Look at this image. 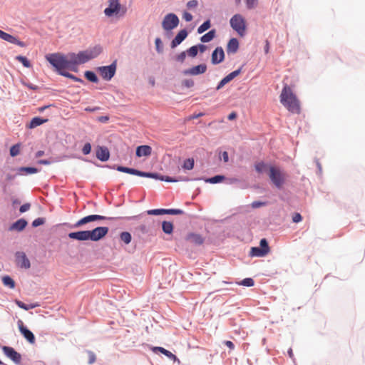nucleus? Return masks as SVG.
Listing matches in <instances>:
<instances>
[{"instance_id": "nucleus-1", "label": "nucleus", "mask_w": 365, "mask_h": 365, "mask_svg": "<svg viewBox=\"0 0 365 365\" xmlns=\"http://www.w3.org/2000/svg\"><path fill=\"white\" fill-rule=\"evenodd\" d=\"M280 103L291 113H299L300 104L291 88L285 85L280 94Z\"/></svg>"}, {"instance_id": "nucleus-2", "label": "nucleus", "mask_w": 365, "mask_h": 365, "mask_svg": "<svg viewBox=\"0 0 365 365\" xmlns=\"http://www.w3.org/2000/svg\"><path fill=\"white\" fill-rule=\"evenodd\" d=\"M46 59L58 71V73L64 69L73 68L71 53L66 56L61 53H50L46 56Z\"/></svg>"}, {"instance_id": "nucleus-3", "label": "nucleus", "mask_w": 365, "mask_h": 365, "mask_svg": "<svg viewBox=\"0 0 365 365\" xmlns=\"http://www.w3.org/2000/svg\"><path fill=\"white\" fill-rule=\"evenodd\" d=\"M102 52L101 46L97 45L77 54L71 53L73 68L78 64H83L98 56Z\"/></svg>"}, {"instance_id": "nucleus-4", "label": "nucleus", "mask_w": 365, "mask_h": 365, "mask_svg": "<svg viewBox=\"0 0 365 365\" xmlns=\"http://www.w3.org/2000/svg\"><path fill=\"white\" fill-rule=\"evenodd\" d=\"M102 52L101 46L97 45L77 54L71 53L73 68L78 64H83L98 56Z\"/></svg>"}, {"instance_id": "nucleus-5", "label": "nucleus", "mask_w": 365, "mask_h": 365, "mask_svg": "<svg viewBox=\"0 0 365 365\" xmlns=\"http://www.w3.org/2000/svg\"><path fill=\"white\" fill-rule=\"evenodd\" d=\"M269 178L273 185L278 189H282L286 183L288 175L279 167L270 165L268 173Z\"/></svg>"}, {"instance_id": "nucleus-6", "label": "nucleus", "mask_w": 365, "mask_h": 365, "mask_svg": "<svg viewBox=\"0 0 365 365\" xmlns=\"http://www.w3.org/2000/svg\"><path fill=\"white\" fill-rule=\"evenodd\" d=\"M116 170L120 172L135 175L140 177L150 178L154 179H159L160 180H165L166 182H177V180H174L170 177L159 176L157 173H145L140 171L133 168H130L123 166H118Z\"/></svg>"}, {"instance_id": "nucleus-7", "label": "nucleus", "mask_w": 365, "mask_h": 365, "mask_svg": "<svg viewBox=\"0 0 365 365\" xmlns=\"http://www.w3.org/2000/svg\"><path fill=\"white\" fill-rule=\"evenodd\" d=\"M231 27L240 36H243L246 31V21L241 14H235L230 21Z\"/></svg>"}, {"instance_id": "nucleus-8", "label": "nucleus", "mask_w": 365, "mask_h": 365, "mask_svg": "<svg viewBox=\"0 0 365 365\" xmlns=\"http://www.w3.org/2000/svg\"><path fill=\"white\" fill-rule=\"evenodd\" d=\"M179 24L178 17L174 14H168L165 17L162 22V26L165 31H170L176 28Z\"/></svg>"}, {"instance_id": "nucleus-9", "label": "nucleus", "mask_w": 365, "mask_h": 365, "mask_svg": "<svg viewBox=\"0 0 365 365\" xmlns=\"http://www.w3.org/2000/svg\"><path fill=\"white\" fill-rule=\"evenodd\" d=\"M109 229L108 227H97L92 230H89L90 240L98 241L103 239L108 232Z\"/></svg>"}, {"instance_id": "nucleus-10", "label": "nucleus", "mask_w": 365, "mask_h": 365, "mask_svg": "<svg viewBox=\"0 0 365 365\" xmlns=\"http://www.w3.org/2000/svg\"><path fill=\"white\" fill-rule=\"evenodd\" d=\"M98 69L101 77L106 81H109L113 77V76L115 73L116 63L115 62H114L110 66H102L100 67Z\"/></svg>"}, {"instance_id": "nucleus-11", "label": "nucleus", "mask_w": 365, "mask_h": 365, "mask_svg": "<svg viewBox=\"0 0 365 365\" xmlns=\"http://www.w3.org/2000/svg\"><path fill=\"white\" fill-rule=\"evenodd\" d=\"M111 217H107L106 216L99 215H91L86 216L79 220H78L74 225L73 227H80L82 225L87 224L91 222H93L96 220H110Z\"/></svg>"}, {"instance_id": "nucleus-12", "label": "nucleus", "mask_w": 365, "mask_h": 365, "mask_svg": "<svg viewBox=\"0 0 365 365\" xmlns=\"http://www.w3.org/2000/svg\"><path fill=\"white\" fill-rule=\"evenodd\" d=\"M4 354L15 364H19L21 361V355L17 352L13 347L4 346H2Z\"/></svg>"}, {"instance_id": "nucleus-13", "label": "nucleus", "mask_w": 365, "mask_h": 365, "mask_svg": "<svg viewBox=\"0 0 365 365\" xmlns=\"http://www.w3.org/2000/svg\"><path fill=\"white\" fill-rule=\"evenodd\" d=\"M18 327L21 334L31 344L35 343L36 339L34 334L24 326L22 320L19 319L17 322Z\"/></svg>"}, {"instance_id": "nucleus-14", "label": "nucleus", "mask_w": 365, "mask_h": 365, "mask_svg": "<svg viewBox=\"0 0 365 365\" xmlns=\"http://www.w3.org/2000/svg\"><path fill=\"white\" fill-rule=\"evenodd\" d=\"M121 8L119 0H109V6L104 10V13L107 16H112L118 14Z\"/></svg>"}, {"instance_id": "nucleus-15", "label": "nucleus", "mask_w": 365, "mask_h": 365, "mask_svg": "<svg viewBox=\"0 0 365 365\" xmlns=\"http://www.w3.org/2000/svg\"><path fill=\"white\" fill-rule=\"evenodd\" d=\"M148 215H158L163 214H170V215H181L183 213V211L180 209H155L148 210Z\"/></svg>"}, {"instance_id": "nucleus-16", "label": "nucleus", "mask_w": 365, "mask_h": 365, "mask_svg": "<svg viewBox=\"0 0 365 365\" xmlns=\"http://www.w3.org/2000/svg\"><path fill=\"white\" fill-rule=\"evenodd\" d=\"M0 38L3 39L7 42H9L11 43L18 45L21 47L26 46V43L24 42L19 41L16 37L11 35L9 34H7L1 30H0Z\"/></svg>"}, {"instance_id": "nucleus-17", "label": "nucleus", "mask_w": 365, "mask_h": 365, "mask_svg": "<svg viewBox=\"0 0 365 365\" xmlns=\"http://www.w3.org/2000/svg\"><path fill=\"white\" fill-rule=\"evenodd\" d=\"M0 38L3 39L7 42H9L11 43L18 45L21 47L26 46V43L24 42L19 41L16 37L11 35L9 34H7L1 30H0Z\"/></svg>"}, {"instance_id": "nucleus-18", "label": "nucleus", "mask_w": 365, "mask_h": 365, "mask_svg": "<svg viewBox=\"0 0 365 365\" xmlns=\"http://www.w3.org/2000/svg\"><path fill=\"white\" fill-rule=\"evenodd\" d=\"M16 264L19 267L24 269H29L31 267L29 259L27 258L26 254L22 252H19L16 254Z\"/></svg>"}, {"instance_id": "nucleus-19", "label": "nucleus", "mask_w": 365, "mask_h": 365, "mask_svg": "<svg viewBox=\"0 0 365 365\" xmlns=\"http://www.w3.org/2000/svg\"><path fill=\"white\" fill-rule=\"evenodd\" d=\"M68 237L78 241L90 240L89 230L78 231L68 233Z\"/></svg>"}, {"instance_id": "nucleus-20", "label": "nucleus", "mask_w": 365, "mask_h": 365, "mask_svg": "<svg viewBox=\"0 0 365 365\" xmlns=\"http://www.w3.org/2000/svg\"><path fill=\"white\" fill-rule=\"evenodd\" d=\"M225 58L224 51L222 47L216 48L212 53L211 61L212 64L221 63Z\"/></svg>"}, {"instance_id": "nucleus-21", "label": "nucleus", "mask_w": 365, "mask_h": 365, "mask_svg": "<svg viewBox=\"0 0 365 365\" xmlns=\"http://www.w3.org/2000/svg\"><path fill=\"white\" fill-rule=\"evenodd\" d=\"M206 70L207 66L205 64H200L189 69L185 70L183 73L185 75L196 76L205 73Z\"/></svg>"}, {"instance_id": "nucleus-22", "label": "nucleus", "mask_w": 365, "mask_h": 365, "mask_svg": "<svg viewBox=\"0 0 365 365\" xmlns=\"http://www.w3.org/2000/svg\"><path fill=\"white\" fill-rule=\"evenodd\" d=\"M241 72L240 69L234 71L229 73L227 76H226L225 78H223L220 82L218 83L216 89L220 90L221 89L225 84L231 81L232 79H234L235 77H237Z\"/></svg>"}, {"instance_id": "nucleus-23", "label": "nucleus", "mask_w": 365, "mask_h": 365, "mask_svg": "<svg viewBox=\"0 0 365 365\" xmlns=\"http://www.w3.org/2000/svg\"><path fill=\"white\" fill-rule=\"evenodd\" d=\"M96 158L101 161H107L110 158V152L106 147L99 146L96 150Z\"/></svg>"}, {"instance_id": "nucleus-24", "label": "nucleus", "mask_w": 365, "mask_h": 365, "mask_svg": "<svg viewBox=\"0 0 365 365\" xmlns=\"http://www.w3.org/2000/svg\"><path fill=\"white\" fill-rule=\"evenodd\" d=\"M187 36V31L185 29L180 30L171 42V47L175 48L183 41Z\"/></svg>"}, {"instance_id": "nucleus-25", "label": "nucleus", "mask_w": 365, "mask_h": 365, "mask_svg": "<svg viewBox=\"0 0 365 365\" xmlns=\"http://www.w3.org/2000/svg\"><path fill=\"white\" fill-rule=\"evenodd\" d=\"M186 240L196 245H200L204 242L203 237L198 234L190 233L186 237Z\"/></svg>"}, {"instance_id": "nucleus-26", "label": "nucleus", "mask_w": 365, "mask_h": 365, "mask_svg": "<svg viewBox=\"0 0 365 365\" xmlns=\"http://www.w3.org/2000/svg\"><path fill=\"white\" fill-rule=\"evenodd\" d=\"M152 148L149 145H140L136 148V155L139 158L151 155Z\"/></svg>"}, {"instance_id": "nucleus-27", "label": "nucleus", "mask_w": 365, "mask_h": 365, "mask_svg": "<svg viewBox=\"0 0 365 365\" xmlns=\"http://www.w3.org/2000/svg\"><path fill=\"white\" fill-rule=\"evenodd\" d=\"M239 48V42L237 38H231L227 46V52L228 53H235L237 51Z\"/></svg>"}, {"instance_id": "nucleus-28", "label": "nucleus", "mask_w": 365, "mask_h": 365, "mask_svg": "<svg viewBox=\"0 0 365 365\" xmlns=\"http://www.w3.org/2000/svg\"><path fill=\"white\" fill-rule=\"evenodd\" d=\"M27 225V222L24 219L18 220L10 227L11 230H23Z\"/></svg>"}, {"instance_id": "nucleus-29", "label": "nucleus", "mask_w": 365, "mask_h": 365, "mask_svg": "<svg viewBox=\"0 0 365 365\" xmlns=\"http://www.w3.org/2000/svg\"><path fill=\"white\" fill-rule=\"evenodd\" d=\"M47 121H48V119H43L40 117H35V118H32L29 125H28V128L32 129L38 125H42L44 123H46Z\"/></svg>"}, {"instance_id": "nucleus-30", "label": "nucleus", "mask_w": 365, "mask_h": 365, "mask_svg": "<svg viewBox=\"0 0 365 365\" xmlns=\"http://www.w3.org/2000/svg\"><path fill=\"white\" fill-rule=\"evenodd\" d=\"M267 255V250H263L260 247H253L250 250V255L252 257H264Z\"/></svg>"}, {"instance_id": "nucleus-31", "label": "nucleus", "mask_w": 365, "mask_h": 365, "mask_svg": "<svg viewBox=\"0 0 365 365\" xmlns=\"http://www.w3.org/2000/svg\"><path fill=\"white\" fill-rule=\"evenodd\" d=\"M19 174H34L38 172V169L32 167H21L19 168Z\"/></svg>"}, {"instance_id": "nucleus-32", "label": "nucleus", "mask_w": 365, "mask_h": 365, "mask_svg": "<svg viewBox=\"0 0 365 365\" xmlns=\"http://www.w3.org/2000/svg\"><path fill=\"white\" fill-rule=\"evenodd\" d=\"M215 30L212 29V30L210 31L209 32H207V34H205V35H203L201 37L200 40L203 43H207V42H210V41H212L215 38Z\"/></svg>"}, {"instance_id": "nucleus-33", "label": "nucleus", "mask_w": 365, "mask_h": 365, "mask_svg": "<svg viewBox=\"0 0 365 365\" xmlns=\"http://www.w3.org/2000/svg\"><path fill=\"white\" fill-rule=\"evenodd\" d=\"M162 229L166 234H171L173 231V225L170 222L163 221L162 223Z\"/></svg>"}, {"instance_id": "nucleus-34", "label": "nucleus", "mask_w": 365, "mask_h": 365, "mask_svg": "<svg viewBox=\"0 0 365 365\" xmlns=\"http://www.w3.org/2000/svg\"><path fill=\"white\" fill-rule=\"evenodd\" d=\"M255 170L259 173H262L266 172L267 170H269V166H268L267 164H265L263 162H259L255 164Z\"/></svg>"}, {"instance_id": "nucleus-35", "label": "nucleus", "mask_w": 365, "mask_h": 365, "mask_svg": "<svg viewBox=\"0 0 365 365\" xmlns=\"http://www.w3.org/2000/svg\"><path fill=\"white\" fill-rule=\"evenodd\" d=\"M153 351H158L160 353L163 354L164 355H165L166 356H168L170 359L175 358V356L173 353H171L170 351H168L163 347H160V346L154 347Z\"/></svg>"}, {"instance_id": "nucleus-36", "label": "nucleus", "mask_w": 365, "mask_h": 365, "mask_svg": "<svg viewBox=\"0 0 365 365\" xmlns=\"http://www.w3.org/2000/svg\"><path fill=\"white\" fill-rule=\"evenodd\" d=\"M16 59L18 61H19L20 63H21L24 67H26V68H31V63L27 59V58H26L25 56H16Z\"/></svg>"}, {"instance_id": "nucleus-37", "label": "nucleus", "mask_w": 365, "mask_h": 365, "mask_svg": "<svg viewBox=\"0 0 365 365\" xmlns=\"http://www.w3.org/2000/svg\"><path fill=\"white\" fill-rule=\"evenodd\" d=\"M120 240L124 242L126 245L131 242L132 237L128 232H123L120 235Z\"/></svg>"}, {"instance_id": "nucleus-38", "label": "nucleus", "mask_w": 365, "mask_h": 365, "mask_svg": "<svg viewBox=\"0 0 365 365\" xmlns=\"http://www.w3.org/2000/svg\"><path fill=\"white\" fill-rule=\"evenodd\" d=\"M211 24L210 20H207L202 25H200L197 29V32L199 34H202L207 29L210 28Z\"/></svg>"}, {"instance_id": "nucleus-39", "label": "nucleus", "mask_w": 365, "mask_h": 365, "mask_svg": "<svg viewBox=\"0 0 365 365\" xmlns=\"http://www.w3.org/2000/svg\"><path fill=\"white\" fill-rule=\"evenodd\" d=\"M194 159L193 158H188L184 161L182 168L185 170H192L194 167Z\"/></svg>"}, {"instance_id": "nucleus-40", "label": "nucleus", "mask_w": 365, "mask_h": 365, "mask_svg": "<svg viewBox=\"0 0 365 365\" xmlns=\"http://www.w3.org/2000/svg\"><path fill=\"white\" fill-rule=\"evenodd\" d=\"M225 179V176L223 175H215L212 178L207 179L205 181L210 183H218L222 182Z\"/></svg>"}, {"instance_id": "nucleus-41", "label": "nucleus", "mask_w": 365, "mask_h": 365, "mask_svg": "<svg viewBox=\"0 0 365 365\" xmlns=\"http://www.w3.org/2000/svg\"><path fill=\"white\" fill-rule=\"evenodd\" d=\"M16 304H17V306L21 309H24L25 310H29L30 309H33V308H35L36 307H37V304H24V302H22L21 301H19V300H16Z\"/></svg>"}, {"instance_id": "nucleus-42", "label": "nucleus", "mask_w": 365, "mask_h": 365, "mask_svg": "<svg viewBox=\"0 0 365 365\" xmlns=\"http://www.w3.org/2000/svg\"><path fill=\"white\" fill-rule=\"evenodd\" d=\"M85 76L91 82H93V83H97L98 82V77L92 71H86L85 73Z\"/></svg>"}, {"instance_id": "nucleus-43", "label": "nucleus", "mask_w": 365, "mask_h": 365, "mask_svg": "<svg viewBox=\"0 0 365 365\" xmlns=\"http://www.w3.org/2000/svg\"><path fill=\"white\" fill-rule=\"evenodd\" d=\"M2 282L4 285L9 286L11 288H14L15 286L14 281L9 276L4 277L2 279Z\"/></svg>"}, {"instance_id": "nucleus-44", "label": "nucleus", "mask_w": 365, "mask_h": 365, "mask_svg": "<svg viewBox=\"0 0 365 365\" xmlns=\"http://www.w3.org/2000/svg\"><path fill=\"white\" fill-rule=\"evenodd\" d=\"M198 47L197 46H192L189 49L187 50L186 53L190 57H195L197 54Z\"/></svg>"}, {"instance_id": "nucleus-45", "label": "nucleus", "mask_w": 365, "mask_h": 365, "mask_svg": "<svg viewBox=\"0 0 365 365\" xmlns=\"http://www.w3.org/2000/svg\"><path fill=\"white\" fill-rule=\"evenodd\" d=\"M238 284L245 287H252L255 284V282L252 278H245L240 282H238Z\"/></svg>"}, {"instance_id": "nucleus-46", "label": "nucleus", "mask_w": 365, "mask_h": 365, "mask_svg": "<svg viewBox=\"0 0 365 365\" xmlns=\"http://www.w3.org/2000/svg\"><path fill=\"white\" fill-rule=\"evenodd\" d=\"M20 153V145L16 144L10 148V155L12 157L18 155Z\"/></svg>"}, {"instance_id": "nucleus-47", "label": "nucleus", "mask_w": 365, "mask_h": 365, "mask_svg": "<svg viewBox=\"0 0 365 365\" xmlns=\"http://www.w3.org/2000/svg\"><path fill=\"white\" fill-rule=\"evenodd\" d=\"M248 9H255L258 4V0H244Z\"/></svg>"}, {"instance_id": "nucleus-48", "label": "nucleus", "mask_w": 365, "mask_h": 365, "mask_svg": "<svg viewBox=\"0 0 365 365\" xmlns=\"http://www.w3.org/2000/svg\"><path fill=\"white\" fill-rule=\"evenodd\" d=\"M259 245L260 248H262L263 250H267V254L269 252V247L266 239H262L260 240Z\"/></svg>"}, {"instance_id": "nucleus-49", "label": "nucleus", "mask_w": 365, "mask_h": 365, "mask_svg": "<svg viewBox=\"0 0 365 365\" xmlns=\"http://www.w3.org/2000/svg\"><path fill=\"white\" fill-rule=\"evenodd\" d=\"M87 354L88 357V364H93L96 360V354L91 351H88Z\"/></svg>"}, {"instance_id": "nucleus-50", "label": "nucleus", "mask_w": 365, "mask_h": 365, "mask_svg": "<svg viewBox=\"0 0 365 365\" xmlns=\"http://www.w3.org/2000/svg\"><path fill=\"white\" fill-rule=\"evenodd\" d=\"M198 6V1L197 0H191L187 3V7L189 9H194Z\"/></svg>"}, {"instance_id": "nucleus-51", "label": "nucleus", "mask_w": 365, "mask_h": 365, "mask_svg": "<svg viewBox=\"0 0 365 365\" xmlns=\"http://www.w3.org/2000/svg\"><path fill=\"white\" fill-rule=\"evenodd\" d=\"M186 53H187L186 51L181 52L180 53H179L178 55H177L175 56V60L177 61L180 62V63L184 62V61H185V59L186 58Z\"/></svg>"}, {"instance_id": "nucleus-52", "label": "nucleus", "mask_w": 365, "mask_h": 365, "mask_svg": "<svg viewBox=\"0 0 365 365\" xmlns=\"http://www.w3.org/2000/svg\"><path fill=\"white\" fill-rule=\"evenodd\" d=\"M59 74L63 76H66V77H68L69 78H72L75 81H79L80 79H78L77 77L74 76L73 75L68 73V72H66L64 71H62L59 73Z\"/></svg>"}, {"instance_id": "nucleus-53", "label": "nucleus", "mask_w": 365, "mask_h": 365, "mask_svg": "<svg viewBox=\"0 0 365 365\" xmlns=\"http://www.w3.org/2000/svg\"><path fill=\"white\" fill-rule=\"evenodd\" d=\"M91 151V145L89 143H87L84 145L82 149V152L84 155H88Z\"/></svg>"}, {"instance_id": "nucleus-54", "label": "nucleus", "mask_w": 365, "mask_h": 365, "mask_svg": "<svg viewBox=\"0 0 365 365\" xmlns=\"http://www.w3.org/2000/svg\"><path fill=\"white\" fill-rule=\"evenodd\" d=\"M155 46H156V50L158 53H161L162 51H163V48L161 47V44H162V41L160 40V38H157L155 41Z\"/></svg>"}, {"instance_id": "nucleus-55", "label": "nucleus", "mask_w": 365, "mask_h": 365, "mask_svg": "<svg viewBox=\"0 0 365 365\" xmlns=\"http://www.w3.org/2000/svg\"><path fill=\"white\" fill-rule=\"evenodd\" d=\"M43 223H44V220L43 218H37L33 221L32 226L36 227L43 225Z\"/></svg>"}, {"instance_id": "nucleus-56", "label": "nucleus", "mask_w": 365, "mask_h": 365, "mask_svg": "<svg viewBox=\"0 0 365 365\" xmlns=\"http://www.w3.org/2000/svg\"><path fill=\"white\" fill-rule=\"evenodd\" d=\"M302 215L299 213H294L292 216V221L295 223H298L302 221Z\"/></svg>"}, {"instance_id": "nucleus-57", "label": "nucleus", "mask_w": 365, "mask_h": 365, "mask_svg": "<svg viewBox=\"0 0 365 365\" xmlns=\"http://www.w3.org/2000/svg\"><path fill=\"white\" fill-rule=\"evenodd\" d=\"M182 18L185 19V21L189 22L192 20V16L189 12L185 11L182 15Z\"/></svg>"}, {"instance_id": "nucleus-58", "label": "nucleus", "mask_w": 365, "mask_h": 365, "mask_svg": "<svg viewBox=\"0 0 365 365\" xmlns=\"http://www.w3.org/2000/svg\"><path fill=\"white\" fill-rule=\"evenodd\" d=\"M31 205L29 203H25L23 205L20 207L19 211L20 212H26L30 209Z\"/></svg>"}, {"instance_id": "nucleus-59", "label": "nucleus", "mask_w": 365, "mask_h": 365, "mask_svg": "<svg viewBox=\"0 0 365 365\" xmlns=\"http://www.w3.org/2000/svg\"><path fill=\"white\" fill-rule=\"evenodd\" d=\"M183 85L187 88H191L194 86V81L191 79H187L183 81Z\"/></svg>"}, {"instance_id": "nucleus-60", "label": "nucleus", "mask_w": 365, "mask_h": 365, "mask_svg": "<svg viewBox=\"0 0 365 365\" xmlns=\"http://www.w3.org/2000/svg\"><path fill=\"white\" fill-rule=\"evenodd\" d=\"M98 120L101 123H107L109 120V117L108 115L100 116L98 118Z\"/></svg>"}, {"instance_id": "nucleus-61", "label": "nucleus", "mask_w": 365, "mask_h": 365, "mask_svg": "<svg viewBox=\"0 0 365 365\" xmlns=\"http://www.w3.org/2000/svg\"><path fill=\"white\" fill-rule=\"evenodd\" d=\"M222 159L225 163H227L229 161V155L227 151H224L222 153Z\"/></svg>"}, {"instance_id": "nucleus-62", "label": "nucleus", "mask_w": 365, "mask_h": 365, "mask_svg": "<svg viewBox=\"0 0 365 365\" xmlns=\"http://www.w3.org/2000/svg\"><path fill=\"white\" fill-rule=\"evenodd\" d=\"M225 344L231 350L234 349L235 345L231 341H225Z\"/></svg>"}, {"instance_id": "nucleus-63", "label": "nucleus", "mask_w": 365, "mask_h": 365, "mask_svg": "<svg viewBox=\"0 0 365 365\" xmlns=\"http://www.w3.org/2000/svg\"><path fill=\"white\" fill-rule=\"evenodd\" d=\"M236 118H237V114L235 112H232L231 113H230L227 117L228 120H232L235 119Z\"/></svg>"}, {"instance_id": "nucleus-64", "label": "nucleus", "mask_w": 365, "mask_h": 365, "mask_svg": "<svg viewBox=\"0 0 365 365\" xmlns=\"http://www.w3.org/2000/svg\"><path fill=\"white\" fill-rule=\"evenodd\" d=\"M197 47H198V50L201 53H203L206 50V48H207V46L205 45H203V44H200Z\"/></svg>"}]
</instances>
